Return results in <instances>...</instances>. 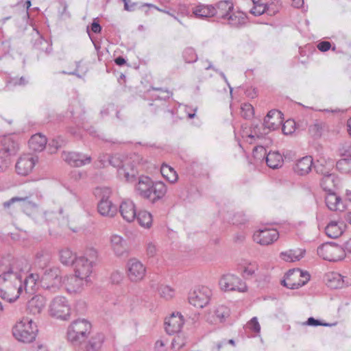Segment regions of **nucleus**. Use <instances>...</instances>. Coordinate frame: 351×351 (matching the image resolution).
I'll use <instances>...</instances> for the list:
<instances>
[{
	"label": "nucleus",
	"instance_id": "c03bdc74",
	"mask_svg": "<svg viewBox=\"0 0 351 351\" xmlns=\"http://www.w3.org/2000/svg\"><path fill=\"white\" fill-rule=\"evenodd\" d=\"M22 202V205L21 206L23 207H26V206L36 207V204H34V203H32L29 200V198L27 197H23V198H22V197H12L10 200H8L7 202H5L3 203V206L5 208H9L12 204H13L14 202Z\"/></svg>",
	"mask_w": 351,
	"mask_h": 351
},
{
	"label": "nucleus",
	"instance_id": "bf43d9fd",
	"mask_svg": "<svg viewBox=\"0 0 351 351\" xmlns=\"http://www.w3.org/2000/svg\"><path fill=\"white\" fill-rule=\"evenodd\" d=\"M267 10V5L263 3H259L253 6L250 10V13L254 16H261Z\"/></svg>",
	"mask_w": 351,
	"mask_h": 351
},
{
	"label": "nucleus",
	"instance_id": "a18cd8bd",
	"mask_svg": "<svg viewBox=\"0 0 351 351\" xmlns=\"http://www.w3.org/2000/svg\"><path fill=\"white\" fill-rule=\"evenodd\" d=\"M82 60L75 62L76 68L74 71L71 72L62 71V73L64 74L76 75L77 77L82 78L88 71L87 67L84 66V65H82Z\"/></svg>",
	"mask_w": 351,
	"mask_h": 351
},
{
	"label": "nucleus",
	"instance_id": "f257e3e1",
	"mask_svg": "<svg viewBox=\"0 0 351 351\" xmlns=\"http://www.w3.org/2000/svg\"><path fill=\"white\" fill-rule=\"evenodd\" d=\"M29 269L25 258L4 260L0 266V298L10 303L15 302L23 292L22 279Z\"/></svg>",
	"mask_w": 351,
	"mask_h": 351
},
{
	"label": "nucleus",
	"instance_id": "f3484780",
	"mask_svg": "<svg viewBox=\"0 0 351 351\" xmlns=\"http://www.w3.org/2000/svg\"><path fill=\"white\" fill-rule=\"evenodd\" d=\"M282 112L278 110L269 111L263 121L265 129L268 132L278 129L282 123Z\"/></svg>",
	"mask_w": 351,
	"mask_h": 351
},
{
	"label": "nucleus",
	"instance_id": "ddd939ff",
	"mask_svg": "<svg viewBox=\"0 0 351 351\" xmlns=\"http://www.w3.org/2000/svg\"><path fill=\"white\" fill-rule=\"evenodd\" d=\"M279 233L275 229L265 228L254 232L253 239L255 242L261 245H268L277 241Z\"/></svg>",
	"mask_w": 351,
	"mask_h": 351
},
{
	"label": "nucleus",
	"instance_id": "473e14b6",
	"mask_svg": "<svg viewBox=\"0 0 351 351\" xmlns=\"http://www.w3.org/2000/svg\"><path fill=\"white\" fill-rule=\"evenodd\" d=\"M266 163L271 169H278L283 164V158L278 152H270L267 154Z\"/></svg>",
	"mask_w": 351,
	"mask_h": 351
},
{
	"label": "nucleus",
	"instance_id": "603ef678",
	"mask_svg": "<svg viewBox=\"0 0 351 351\" xmlns=\"http://www.w3.org/2000/svg\"><path fill=\"white\" fill-rule=\"evenodd\" d=\"M297 125L298 127L300 126L299 123H296L293 120L287 121L282 125V132L286 135L292 134L295 131Z\"/></svg>",
	"mask_w": 351,
	"mask_h": 351
},
{
	"label": "nucleus",
	"instance_id": "13d9d810",
	"mask_svg": "<svg viewBox=\"0 0 351 351\" xmlns=\"http://www.w3.org/2000/svg\"><path fill=\"white\" fill-rule=\"evenodd\" d=\"M241 114L245 119H250L254 114L253 106L247 103H245L241 106Z\"/></svg>",
	"mask_w": 351,
	"mask_h": 351
},
{
	"label": "nucleus",
	"instance_id": "052dcab7",
	"mask_svg": "<svg viewBox=\"0 0 351 351\" xmlns=\"http://www.w3.org/2000/svg\"><path fill=\"white\" fill-rule=\"evenodd\" d=\"M339 153L341 156L346 158H351V143L346 142L339 148Z\"/></svg>",
	"mask_w": 351,
	"mask_h": 351
},
{
	"label": "nucleus",
	"instance_id": "3c124183",
	"mask_svg": "<svg viewBox=\"0 0 351 351\" xmlns=\"http://www.w3.org/2000/svg\"><path fill=\"white\" fill-rule=\"evenodd\" d=\"M183 58L186 63H193L197 61V56L192 47L185 49L183 52Z\"/></svg>",
	"mask_w": 351,
	"mask_h": 351
},
{
	"label": "nucleus",
	"instance_id": "c85d7f7f",
	"mask_svg": "<svg viewBox=\"0 0 351 351\" xmlns=\"http://www.w3.org/2000/svg\"><path fill=\"white\" fill-rule=\"evenodd\" d=\"M339 184V180L332 172L323 176L320 181L322 188L327 192H332Z\"/></svg>",
	"mask_w": 351,
	"mask_h": 351
},
{
	"label": "nucleus",
	"instance_id": "ea45409f",
	"mask_svg": "<svg viewBox=\"0 0 351 351\" xmlns=\"http://www.w3.org/2000/svg\"><path fill=\"white\" fill-rule=\"evenodd\" d=\"M138 222V223L145 228H149L152 223V215L145 210L139 211L138 213H136V218Z\"/></svg>",
	"mask_w": 351,
	"mask_h": 351
},
{
	"label": "nucleus",
	"instance_id": "0e129e2a",
	"mask_svg": "<svg viewBox=\"0 0 351 351\" xmlns=\"http://www.w3.org/2000/svg\"><path fill=\"white\" fill-rule=\"evenodd\" d=\"M302 325H307L311 326H328L330 324L324 323L319 319H317L313 317H308V319L302 324Z\"/></svg>",
	"mask_w": 351,
	"mask_h": 351
},
{
	"label": "nucleus",
	"instance_id": "4be33fe9",
	"mask_svg": "<svg viewBox=\"0 0 351 351\" xmlns=\"http://www.w3.org/2000/svg\"><path fill=\"white\" fill-rule=\"evenodd\" d=\"M313 165H314V163L312 157L306 156L297 160L293 167V170L297 174L304 176L309 173Z\"/></svg>",
	"mask_w": 351,
	"mask_h": 351
},
{
	"label": "nucleus",
	"instance_id": "680f3d73",
	"mask_svg": "<svg viewBox=\"0 0 351 351\" xmlns=\"http://www.w3.org/2000/svg\"><path fill=\"white\" fill-rule=\"evenodd\" d=\"M83 256H85L86 260L94 264L97 258V252L95 248L90 247L86 249Z\"/></svg>",
	"mask_w": 351,
	"mask_h": 351
},
{
	"label": "nucleus",
	"instance_id": "a19ab883",
	"mask_svg": "<svg viewBox=\"0 0 351 351\" xmlns=\"http://www.w3.org/2000/svg\"><path fill=\"white\" fill-rule=\"evenodd\" d=\"M295 276V269L289 270L286 274L285 279L281 281V285L291 289L300 288L301 284H296L295 281H294Z\"/></svg>",
	"mask_w": 351,
	"mask_h": 351
},
{
	"label": "nucleus",
	"instance_id": "338daca9",
	"mask_svg": "<svg viewBox=\"0 0 351 351\" xmlns=\"http://www.w3.org/2000/svg\"><path fill=\"white\" fill-rule=\"evenodd\" d=\"M227 345V340L223 339L215 343V345L212 348V351H226V348Z\"/></svg>",
	"mask_w": 351,
	"mask_h": 351
},
{
	"label": "nucleus",
	"instance_id": "58836bf2",
	"mask_svg": "<svg viewBox=\"0 0 351 351\" xmlns=\"http://www.w3.org/2000/svg\"><path fill=\"white\" fill-rule=\"evenodd\" d=\"M152 90L153 93H152L150 95L152 97L154 98L155 100L160 101H166L172 95V93L167 89L152 87Z\"/></svg>",
	"mask_w": 351,
	"mask_h": 351
},
{
	"label": "nucleus",
	"instance_id": "9b49d317",
	"mask_svg": "<svg viewBox=\"0 0 351 351\" xmlns=\"http://www.w3.org/2000/svg\"><path fill=\"white\" fill-rule=\"evenodd\" d=\"M37 161L38 157L32 154L21 156L15 165L16 173L21 176H27L32 171Z\"/></svg>",
	"mask_w": 351,
	"mask_h": 351
},
{
	"label": "nucleus",
	"instance_id": "6e6552de",
	"mask_svg": "<svg viewBox=\"0 0 351 351\" xmlns=\"http://www.w3.org/2000/svg\"><path fill=\"white\" fill-rule=\"evenodd\" d=\"M70 310L67 300L62 296L56 297L50 305L51 315L63 320L69 318Z\"/></svg>",
	"mask_w": 351,
	"mask_h": 351
},
{
	"label": "nucleus",
	"instance_id": "e2e57ef3",
	"mask_svg": "<svg viewBox=\"0 0 351 351\" xmlns=\"http://www.w3.org/2000/svg\"><path fill=\"white\" fill-rule=\"evenodd\" d=\"M11 163L10 157L0 154V172L5 171Z\"/></svg>",
	"mask_w": 351,
	"mask_h": 351
},
{
	"label": "nucleus",
	"instance_id": "8fccbe9b",
	"mask_svg": "<svg viewBox=\"0 0 351 351\" xmlns=\"http://www.w3.org/2000/svg\"><path fill=\"white\" fill-rule=\"evenodd\" d=\"M324 126V123L322 121L316 120L315 122L310 125L309 127V132L310 134L315 136V137H319L322 134V129Z\"/></svg>",
	"mask_w": 351,
	"mask_h": 351
},
{
	"label": "nucleus",
	"instance_id": "09e8293b",
	"mask_svg": "<svg viewBox=\"0 0 351 351\" xmlns=\"http://www.w3.org/2000/svg\"><path fill=\"white\" fill-rule=\"evenodd\" d=\"M215 315L221 322H224L229 317L230 311L228 307L221 305L215 311Z\"/></svg>",
	"mask_w": 351,
	"mask_h": 351
},
{
	"label": "nucleus",
	"instance_id": "393cba45",
	"mask_svg": "<svg viewBox=\"0 0 351 351\" xmlns=\"http://www.w3.org/2000/svg\"><path fill=\"white\" fill-rule=\"evenodd\" d=\"M335 162L332 159L326 160L325 158H320L314 163V168L317 173L321 174L323 176L331 173L334 168Z\"/></svg>",
	"mask_w": 351,
	"mask_h": 351
},
{
	"label": "nucleus",
	"instance_id": "72a5a7b5",
	"mask_svg": "<svg viewBox=\"0 0 351 351\" xmlns=\"http://www.w3.org/2000/svg\"><path fill=\"white\" fill-rule=\"evenodd\" d=\"M341 226L336 221H331L329 223L325 228L326 234L328 237L335 239L341 235L343 230Z\"/></svg>",
	"mask_w": 351,
	"mask_h": 351
},
{
	"label": "nucleus",
	"instance_id": "412c9836",
	"mask_svg": "<svg viewBox=\"0 0 351 351\" xmlns=\"http://www.w3.org/2000/svg\"><path fill=\"white\" fill-rule=\"evenodd\" d=\"M85 282V278H81L75 273L74 276H64L62 281L67 291L71 293L80 291Z\"/></svg>",
	"mask_w": 351,
	"mask_h": 351
},
{
	"label": "nucleus",
	"instance_id": "5fc2aeb1",
	"mask_svg": "<svg viewBox=\"0 0 351 351\" xmlns=\"http://www.w3.org/2000/svg\"><path fill=\"white\" fill-rule=\"evenodd\" d=\"M257 269L258 265L256 263H249L244 267L242 275L245 278H251L254 275Z\"/></svg>",
	"mask_w": 351,
	"mask_h": 351
},
{
	"label": "nucleus",
	"instance_id": "20e7f679",
	"mask_svg": "<svg viewBox=\"0 0 351 351\" xmlns=\"http://www.w3.org/2000/svg\"><path fill=\"white\" fill-rule=\"evenodd\" d=\"M38 330L36 324L28 317H23L12 327V335L19 341L29 343L35 340Z\"/></svg>",
	"mask_w": 351,
	"mask_h": 351
},
{
	"label": "nucleus",
	"instance_id": "4d7b16f0",
	"mask_svg": "<svg viewBox=\"0 0 351 351\" xmlns=\"http://www.w3.org/2000/svg\"><path fill=\"white\" fill-rule=\"evenodd\" d=\"M248 221V217L243 212L237 213L232 219V222L234 225H243Z\"/></svg>",
	"mask_w": 351,
	"mask_h": 351
},
{
	"label": "nucleus",
	"instance_id": "864d4df0",
	"mask_svg": "<svg viewBox=\"0 0 351 351\" xmlns=\"http://www.w3.org/2000/svg\"><path fill=\"white\" fill-rule=\"evenodd\" d=\"M64 144V141L61 137L51 139L49 143V149L51 153L56 152L58 148Z\"/></svg>",
	"mask_w": 351,
	"mask_h": 351
},
{
	"label": "nucleus",
	"instance_id": "6e6d98bb",
	"mask_svg": "<svg viewBox=\"0 0 351 351\" xmlns=\"http://www.w3.org/2000/svg\"><path fill=\"white\" fill-rule=\"evenodd\" d=\"M295 273L298 274L297 277L301 278L298 281H295L296 284H301L300 287L305 285L310 280V274L307 271H303L298 269L295 270Z\"/></svg>",
	"mask_w": 351,
	"mask_h": 351
},
{
	"label": "nucleus",
	"instance_id": "6ab92c4d",
	"mask_svg": "<svg viewBox=\"0 0 351 351\" xmlns=\"http://www.w3.org/2000/svg\"><path fill=\"white\" fill-rule=\"evenodd\" d=\"M119 212L123 219L128 222L133 221L136 216L134 204L130 199L124 200L121 203Z\"/></svg>",
	"mask_w": 351,
	"mask_h": 351
},
{
	"label": "nucleus",
	"instance_id": "7c9ffc66",
	"mask_svg": "<svg viewBox=\"0 0 351 351\" xmlns=\"http://www.w3.org/2000/svg\"><path fill=\"white\" fill-rule=\"evenodd\" d=\"M104 341V335L102 333H97L88 340L82 351H99Z\"/></svg>",
	"mask_w": 351,
	"mask_h": 351
},
{
	"label": "nucleus",
	"instance_id": "e433bc0d",
	"mask_svg": "<svg viewBox=\"0 0 351 351\" xmlns=\"http://www.w3.org/2000/svg\"><path fill=\"white\" fill-rule=\"evenodd\" d=\"M325 201L326 206L330 210H337L339 209V206L341 203V197L335 193V191L328 192Z\"/></svg>",
	"mask_w": 351,
	"mask_h": 351
},
{
	"label": "nucleus",
	"instance_id": "49530a36",
	"mask_svg": "<svg viewBox=\"0 0 351 351\" xmlns=\"http://www.w3.org/2000/svg\"><path fill=\"white\" fill-rule=\"evenodd\" d=\"M156 289L160 297L165 300H169L174 295V290L169 286L162 285L157 287Z\"/></svg>",
	"mask_w": 351,
	"mask_h": 351
},
{
	"label": "nucleus",
	"instance_id": "4468645a",
	"mask_svg": "<svg viewBox=\"0 0 351 351\" xmlns=\"http://www.w3.org/2000/svg\"><path fill=\"white\" fill-rule=\"evenodd\" d=\"M19 150L18 140L13 136H5L1 140L0 154L11 158Z\"/></svg>",
	"mask_w": 351,
	"mask_h": 351
},
{
	"label": "nucleus",
	"instance_id": "37998d69",
	"mask_svg": "<svg viewBox=\"0 0 351 351\" xmlns=\"http://www.w3.org/2000/svg\"><path fill=\"white\" fill-rule=\"evenodd\" d=\"M161 173L167 180L173 183L178 179V175L174 169L167 165H163L161 167Z\"/></svg>",
	"mask_w": 351,
	"mask_h": 351
},
{
	"label": "nucleus",
	"instance_id": "f03ea898",
	"mask_svg": "<svg viewBox=\"0 0 351 351\" xmlns=\"http://www.w3.org/2000/svg\"><path fill=\"white\" fill-rule=\"evenodd\" d=\"M136 191L142 197L155 203L165 196L167 187L162 182H154L149 177L142 176L138 178Z\"/></svg>",
	"mask_w": 351,
	"mask_h": 351
},
{
	"label": "nucleus",
	"instance_id": "aec40b11",
	"mask_svg": "<svg viewBox=\"0 0 351 351\" xmlns=\"http://www.w3.org/2000/svg\"><path fill=\"white\" fill-rule=\"evenodd\" d=\"M233 3L230 1H221L214 6V16L218 19L225 20L232 12Z\"/></svg>",
	"mask_w": 351,
	"mask_h": 351
},
{
	"label": "nucleus",
	"instance_id": "a211bd4d",
	"mask_svg": "<svg viewBox=\"0 0 351 351\" xmlns=\"http://www.w3.org/2000/svg\"><path fill=\"white\" fill-rule=\"evenodd\" d=\"M183 324L184 319L182 315L178 312L176 313H173L169 317L165 319V330L168 334L173 335L180 332Z\"/></svg>",
	"mask_w": 351,
	"mask_h": 351
},
{
	"label": "nucleus",
	"instance_id": "69168bd1",
	"mask_svg": "<svg viewBox=\"0 0 351 351\" xmlns=\"http://www.w3.org/2000/svg\"><path fill=\"white\" fill-rule=\"evenodd\" d=\"M248 327L255 332H259L261 330L260 324L256 317H253L248 323Z\"/></svg>",
	"mask_w": 351,
	"mask_h": 351
},
{
	"label": "nucleus",
	"instance_id": "de8ad7c7",
	"mask_svg": "<svg viewBox=\"0 0 351 351\" xmlns=\"http://www.w3.org/2000/svg\"><path fill=\"white\" fill-rule=\"evenodd\" d=\"M351 158H342L336 162L337 169L342 173H350Z\"/></svg>",
	"mask_w": 351,
	"mask_h": 351
},
{
	"label": "nucleus",
	"instance_id": "2eb2a0df",
	"mask_svg": "<svg viewBox=\"0 0 351 351\" xmlns=\"http://www.w3.org/2000/svg\"><path fill=\"white\" fill-rule=\"evenodd\" d=\"M75 273L81 278H85L86 283L88 282V278L92 273L93 263L86 260L85 256H80L75 259L74 263Z\"/></svg>",
	"mask_w": 351,
	"mask_h": 351
},
{
	"label": "nucleus",
	"instance_id": "39448f33",
	"mask_svg": "<svg viewBox=\"0 0 351 351\" xmlns=\"http://www.w3.org/2000/svg\"><path fill=\"white\" fill-rule=\"evenodd\" d=\"M95 194L100 198L97 204L99 213L105 217H112L117 213V207L109 200L111 190L108 187H97Z\"/></svg>",
	"mask_w": 351,
	"mask_h": 351
},
{
	"label": "nucleus",
	"instance_id": "2f4dec72",
	"mask_svg": "<svg viewBox=\"0 0 351 351\" xmlns=\"http://www.w3.org/2000/svg\"><path fill=\"white\" fill-rule=\"evenodd\" d=\"M305 252V250L302 249L289 250L288 251L281 252L280 256L286 262H295L302 258Z\"/></svg>",
	"mask_w": 351,
	"mask_h": 351
},
{
	"label": "nucleus",
	"instance_id": "1a4fd4ad",
	"mask_svg": "<svg viewBox=\"0 0 351 351\" xmlns=\"http://www.w3.org/2000/svg\"><path fill=\"white\" fill-rule=\"evenodd\" d=\"M210 295L211 290L206 287H202L189 293V302L197 308H202L208 304Z\"/></svg>",
	"mask_w": 351,
	"mask_h": 351
},
{
	"label": "nucleus",
	"instance_id": "423d86ee",
	"mask_svg": "<svg viewBox=\"0 0 351 351\" xmlns=\"http://www.w3.org/2000/svg\"><path fill=\"white\" fill-rule=\"evenodd\" d=\"M62 278L58 267H51L45 269L40 280V286L51 292H56L62 284Z\"/></svg>",
	"mask_w": 351,
	"mask_h": 351
},
{
	"label": "nucleus",
	"instance_id": "c9c22d12",
	"mask_svg": "<svg viewBox=\"0 0 351 351\" xmlns=\"http://www.w3.org/2000/svg\"><path fill=\"white\" fill-rule=\"evenodd\" d=\"M34 48L40 53L44 52L47 55L49 54L52 51L51 43L41 36L35 40Z\"/></svg>",
	"mask_w": 351,
	"mask_h": 351
},
{
	"label": "nucleus",
	"instance_id": "4c0bfd02",
	"mask_svg": "<svg viewBox=\"0 0 351 351\" xmlns=\"http://www.w3.org/2000/svg\"><path fill=\"white\" fill-rule=\"evenodd\" d=\"M109 163L114 167L118 169L122 168L126 165H129L130 164V159L129 158H123V157L119 154H115L113 156H108Z\"/></svg>",
	"mask_w": 351,
	"mask_h": 351
},
{
	"label": "nucleus",
	"instance_id": "cd10ccee",
	"mask_svg": "<svg viewBox=\"0 0 351 351\" xmlns=\"http://www.w3.org/2000/svg\"><path fill=\"white\" fill-rule=\"evenodd\" d=\"M247 15L243 12H238L237 14L232 12L225 19L227 21L228 25L234 28H240L247 23Z\"/></svg>",
	"mask_w": 351,
	"mask_h": 351
},
{
	"label": "nucleus",
	"instance_id": "5701e85b",
	"mask_svg": "<svg viewBox=\"0 0 351 351\" xmlns=\"http://www.w3.org/2000/svg\"><path fill=\"white\" fill-rule=\"evenodd\" d=\"M38 282L39 276L37 274L27 275V273H26L22 279L23 291H25V293L29 294L34 293L37 289Z\"/></svg>",
	"mask_w": 351,
	"mask_h": 351
},
{
	"label": "nucleus",
	"instance_id": "774afa93",
	"mask_svg": "<svg viewBox=\"0 0 351 351\" xmlns=\"http://www.w3.org/2000/svg\"><path fill=\"white\" fill-rule=\"evenodd\" d=\"M123 279V274L120 271H115L112 273L110 280L113 284H119Z\"/></svg>",
	"mask_w": 351,
	"mask_h": 351
},
{
	"label": "nucleus",
	"instance_id": "bb28decb",
	"mask_svg": "<svg viewBox=\"0 0 351 351\" xmlns=\"http://www.w3.org/2000/svg\"><path fill=\"white\" fill-rule=\"evenodd\" d=\"M214 6L199 3L193 8V14L199 19H206L214 16Z\"/></svg>",
	"mask_w": 351,
	"mask_h": 351
},
{
	"label": "nucleus",
	"instance_id": "b1692460",
	"mask_svg": "<svg viewBox=\"0 0 351 351\" xmlns=\"http://www.w3.org/2000/svg\"><path fill=\"white\" fill-rule=\"evenodd\" d=\"M111 247L117 256H123L127 254V248L123 239L117 234H114L110 238Z\"/></svg>",
	"mask_w": 351,
	"mask_h": 351
},
{
	"label": "nucleus",
	"instance_id": "c756f323",
	"mask_svg": "<svg viewBox=\"0 0 351 351\" xmlns=\"http://www.w3.org/2000/svg\"><path fill=\"white\" fill-rule=\"evenodd\" d=\"M47 142V138L45 136L36 134L32 136L28 141V145L29 149L32 151L41 152L45 148Z\"/></svg>",
	"mask_w": 351,
	"mask_h": 351
},
{
	"label": "nucleus",
	"instance_id": "7ed1b4c3",
	"mask_svg": "<svg viewBox=\"0 0 351 351\" xmlns=\"http://www.w3.org/2000/svg\"><path fill=\"white\" fill-rule=\"evenodd\" d=\"M91 328V324L85 319L73 321L67 329L68 341L74 346H80L88 338Z\"/></svg>",
	"mask_w": 351,
	"mask_h": 351
},
{
	"label": "nucleus",
	"instance_id": "79ce46f5",
	"mask_svg": "<svg viewBox=\"0 0 351 351\" xmlns=\"http://www.w3.org/2000/svg\"><path fill=\"white\" fill-rule=\"evenodd\" d=\"M76 258L73 252L68 249L60 252V260L65 265L74 264Z\"/></svg>",
	"mask_w": 351,
	"mask_h": 351
},
{
	"label": "nucleus",
	"instance_id": "dca6fc26",
	"mask_svg": "<svg viewBox=\"0 0 351 351\" xmlns=\"http://www.w3.org/2000/svg\"><path fill=\"white\" fill-rule=\"evenodd\" d=\"M62 158L69 165L76 167L89 164L91 161L90 156L77 152H63Z\"/></svg>",
	"mask_w": 351,
	"mask_h": 351
},
{
	"label": "nucleus",
	"instance_id": "f704fd0d",
	"mask_svg": "<svg viewBox=\"0 0 351 351\" xmlns=\"http://www.w3.org/2000/svg\"><path fill=\"white\" fill-rule=\"evenodd\" d=\"M136 173L137 171L134 169V165H132L131 160L129 165H126L118 170L119 176L123 177L128 182L133 181Z\"/></svg>",
	"mask_w": 351,
	"mask_h": 351
},
{
	"label": "nucleus",
	"instance_id": "0eeeda50",
	"mask_svg": "<svg viewBox=\"0 0 351 351\" xmlns=\"http://www.w3.org/2000/svg\"><path fill=\"white\" fill-rule=\"evenodd\" d=\"M317 254L323 259L328 261H338L343 258L344 250L339 245L328 242L323 243L317 247Z\"/></svg>",
	"mask_w": 351,
	"mask_h": 351
},
{
	"label": "nucleus",
	"instance_id": "9d476101",
	"mask_svg": "<svg viewBox=\"0 0 351 351\" xmlns=\"http://www.w3.org/2000/svg\"><path fill=\"white\" fill-rule=\"evenodd\" d=\"M219 285L225 291H238L245 292L247 286L245 282L233 274L224 275L219 280Z\"/></svg>",
	"mask_w": 351,
	"mask_h": 351
},
{
	"label": "nucleus",
	"instance_id": "a878e982",
	"mask_svg": "<svg viewBox=\"0 0 351 351\" xmlns=\"http://www.w3.org/2000/svg\"><path fill=\"white\" fill-rule=\"evenodd\" d=\"M45 304V298L40 295H37L28 301L27 309L34 315L38 314L44 308Z\"/></svg>",
	"mask_w": 351,
	"mask_h": 351
},
{
	"label": "nucleus",
	"instance_id": "f8f14e48",
	"mask_svg": "<svg viewBox=\"0 0 351 351\" xmlns=\"http://www.w3.org/2000/svg\"><path fill=\"white\" fill-rule=\"evenodd\" d=\"M127 275L132 282H138L145 276L146 269L136 258H131L127 263Z\"/></svg>",
	"mask_w": 351,
	"mask_h": 351
}]
</instances>
